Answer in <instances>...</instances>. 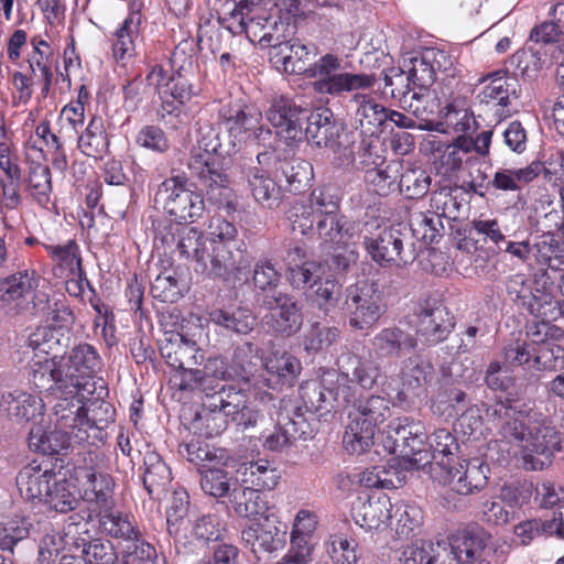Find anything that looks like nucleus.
Segmentation results:
<instances>
[{
	"label": "nucleus",
	"instance_id": "774afa93",
	"mask_svg": "<svg viewBox=\"0 0 564 564\" xmlns=\"http://www.w3.org/2000/svg\"><path fill=\"white\" fill-rule=\"evenodd\" d=\"M326 552L335 564H357L360 560L358 543L345 534H332L325 543Z\"/></svg>",
	"mask_w": 564,
	"mask_h": 564
},
{
	"label": "nucleus",
	"instance_id": "bf43d9fd",
	"mask_svg": "<svg viewBox=\"0 0 564 564\" xmlns=\"http://www.w3.org/2000/svg\"><path fill=\"white\" fill-rule=\"evenodd\" d=\"M263 359L260 356V349L250 341H243L238 345L232 355V367L241 379L249 381L254 376Z\"/></svg>",
	"mask_w": 564,
	"mask_h": 564
},
{
	"label": "nucleus",
	"instance_id": "ddd939ff",
	"mask_svg": "<svg viewBox=\"0 0 564 564\" xmlns=\"http://www.w3.org/2000/svg\"><path fill=\"white\" fill-rule=\"evenodd\" d=\"M425 438L424 426L420 422L405 416L397 417L388 424L382 445L389 454L424 466L430 463L429 452L424 448Z\"/></svg>",
	"mask_w": 564,
	"mask_h": 564
},
{
	"label": "nucleus",
	"instance_id": "680f3d73",
	"mask_svg": "<svg viewBox=\"0 0 564 564\" xmlns=\"http://www.w3.org/2000/svg\"><path fill=\"white\" fill-rule=\"evenodd\" d=\"M248 402L247 394L243 390L234 386H221L218 393L208 401L207 406L217 409L225 414L226 417L234 416L243 411L245 404Z\"/></svg>",
	"mask_w": 564,
	"mask_h": 564
},
{
	"label": "nucleus",
	"instance_id": "c756f323",
	"mask_svg": "<svg viewBox=\"0 0 564 564\" xmlns=\"http://www.w3.org/2000/svg\"><path fill=\"white\" fill-rule=\"evenodd\" d=\"M160 351L166 364L174 369L195 367L204 360V354L197 344L180 333L166 334Z\"/></svg>",
	"mask_w": 564,
	"mask_h": 564
},
{
	"label": "nucleus",
	"instance_id": "1a4fd4ad",
	"mask_svg": "<svg viewBox=\"0 0 564 564\" xmlns=\"http://www.w3.org/2000/svg\"><path fill=\"white\" fill-rule=\"evenodd\" d=\"M219 120L226 127L234 153L247 144L265 145L272 137L271 129L262 123L261 111L250 106L224 105Z\"/></svg>",
	"mask_w": 564,
	"mask_h": 564
},
{
	"label": "nucleus",
	"instance_id": "a19ab883",
	"mask_svg": "<svg viewBox=\"0 0 564 564\" xmlns=\"http://www.w3.org/2000/svg\"><path fill=\"white\" fill-rule=\"evenodd\" d=\"M44 404L42 400L26 392H9L0 397V410L18 421H34L42 416Z\"/></svg>",
	"mask_w": 564,
	"mask_h": 564
},
{
	"label": "nucleus",
	"instance_id": "2f4dec72",
	"mask_svg": "<svg viewBox=\"0 0 564 564\" xmlns=\"http://www.w3.org/2000/svg\"><path fill=\"white\" fill-rule=\"evenodd\" d=\"M285 531H282L270 519L257 522L241 531V539L253 553L278 551L284 541Z\"/></svg>",
	"mask_w": 564,
	"mask_h": 564
},
{
	"label": "nucleus",
	"instance_id": "c03bdc74",
	"mask_svg": "<svg viewBox=\"0 0 564 564\" xmlns=\"http://www.w3.org/2000/svg\"><path fill=\"white\" fill-rule=\"evenodd\" d=\"M332 119L333 113L329 109H321L313 113L305 129L306 138L317 147L334 148L339 137V128Z\"/></svg>",
	"mask_w": 564,
	"mask_h": 564
},
{
	"label": "nucleus",
	"instance_id": "4468645a",
	"mask_svg": "<svg viewBox=\"0 0 564 564\" xmlns=\"http://www.w3.org/2000/svg\"><path fill=\"white\" fill-rule=\"evenodd\" d=\"M313 432L302 408L290 399H283L279 403L276 427L265 437L263 446L272 452H283L296 440L313 437Z\"/></svg>",
	"mask_w": 564,
	"mask_h": 564
},
{
	"label": "nucleus",
	"instance_id": "de8ad7c7",
	"mask_svg": "<svg viewBox=\"0 0 564 564\" xmlns=\"http://www.w3.org/2000/svg\"><path fill=\"white\" fill-rule=\"evenodd\" d=\"M180 454L185 456L189 463L196 465L199 471L212 466H225L228 459L225 449L200 441H192L184 444L180 447Z\"/></svg>",
	"mask_w": 564,
	"mask_h": 564
},
{
	"label": "nucleus",
	"instance_id": "5fc2aeb1",
	"mask_svg": "<svg viewBox=\"0 0 564 564\" xmlns=\"http://www.w3.org/2000/svg\"><path fill=\"white\" fill-rule=\"evenodd\" d=\"M202 490L215 498L229 497L234 487H238V479L230 477L223 469V466H212L205 470H200Z\"/></svg>",
	"mask_w": 564,
	"mask_h": 564
},
{
	"label": "nucleus",
	"instance_id": "ea45409f",
	"mask_svg": "<svg viewBox=\"0 0 564 564\" xmlns=\"http://www.w3.org/2000/svg\"><path fill=\"white\" fill-rule=\"evenodd\" d=\"M248 186L254 200L263 208L273 209L280 205L281 187L267 171L259 167L250 169Z\"/></svg>",
	"mask_w": 564,
	"mask_h": 564
},
{
	"label": "nucleus",
	"instance_id": "c85d7f7f",
	"mask_svg": "<svg viewBox=\"0 0 564 564\" xmlns=\"http://www.w3.org/2000/svg\"><path fill=\"white\" fill-rule=\"evenodd\" d=\"M267 386L276 389L294 386L301 373V361L286 350H273L263 358Z\"/></svg>",
	"mask_w": 564,
	"mask_h": 564
},
{
	"label": "nucleus",
	"instance_id": "58836bf2",
	"mask_svg": "<svg viewBox=\"0 0 564 564\" xmlns=\"http://www.w3.org/2000/svg\"><path fill=\"white\" fill-rule=\"evenodd\" d=\"M230 505L239 517L268 520L269 506L261 490L238 485L230 494Z\"/></svg>",
	"mask_w": 564,
	"mask_h": 564
},
{
	"label": "nucleus",
	"instance_id": "f03ea898",
	"mask_svg": "<svg viewBox=\"0 0 564 564\" xmlns=\"http://www.w3.org/2000/svg\"><path fill=\"white\" fill-rule=\"evenodd\" d=\"M272 50L275 64H281L286 73L306 74L313 78L312 88L321 95L340 97L346 93L369 89L377 80L375 74L343 72L341 58L334 54H325L308 64L310 56L316 55V47L300 40L282 41L280 37Z\"/></svg>",
	"mask_w": 564,
	"mask_h": 564
},
{
	"label": "nucleus",
	"instance_id": "8fccbe9b",
	"mask_svg": "<svg viewBox=\"0 0 564 564\" xmlns=\"http://www.w3.org/2000/svg\"><path fill=\"white\" fill-rule=\"evenodd\" d=\"M77 147L80 152L87 156H101L108 149V134L105 129L104 120L94 116L85 130L76 137Z\"/></svg>",
	"mask_w": 564,
	"mask_h": 564
},
{
	"label": "nucleus",
	"instance_id": "9b49d317",
	"mask_svg": "<svg viewBox=\"0 0 564 564\" xmlns=\"http://www.w3.org/2000/svg\"><path fill=\"white\" fill-rule=\"evenodd\" d=\"M345 296L344 310L348 324L356 330H370L386 312L383 291L376 281L349 285Z\"/></svg>",
	"mask_w": 564,
	"mask_h": 564
},
{
	"label": "nucleus",
	"instance_id": "4d7b16f0",
	"mask_svg": "<svg viewBox=\"0 0 564 564\" xmlns=\"http://www.w3.org/2000/svg\"><path fill=\"white\" fill-rule=\"evenodd\" d=\"M399 177V164L395 162H386L365 172V182L380 196H388L394 192Z\"/></svg>",
	"mask_w": 564,
	"mask_h": 564
},
{
	"label": "nucleus",
	"instance_id": "7c9ffc66",
	"mask_svg": "<svg viewBox=\"0 0 564 564\" xmlns=\"http://www.w3.org/2000/svg\"><path fill=\"white\" fill-rule=\"evenodd\" d=\"M305 250L299 246L288 251V276L290 283L296 289L312 288L325 274V264L314 260H305Z\"/></svg>",
	"mask_w": 564,
	"mask_h": 564
},
{
	"label": "nucleus",
	"instance_id": "603ef678",
	"mask_svg": "<svg viewBox=\"0 0 564 564\" xmlns=\"http://www.w3.org/2000/svg\"><path fill=\"white\" fill-rule=\"evenodd\" d=\"M50 489L51 492L42 503L61 513L72 511L77 507L76 486L67 480L64 474L58 473Z\"/></svg>",
	"mask_w": 564,
	"mask_h": 564
},
{
	"label": "nucleus",
	"instance_id": "0eeeda50",
	"mask_svg": "<svg viewBox=\"0 0 564 564\" xmlns=\"http://www.w3.org/2000/svg\"><path fill=\"white\" fill-rule=\"evenodd\" d=\"M391 416V403L381 395L359 400L349 413L343 443L351 454H362L373 445L376 429Z\"/></svg>",
	"mask_w": 564,
	"mask_h": 564
},
{
	"label": "nucleus",
	"instance_id": "864d4df0",
	"mask_svg": "<svg viewBox=\"0 0 564 564\" xmlns=\"http://www.w3.org/2000/svg\"><path fill=\"white\" fill-rule=\"evenodd\" d=\"M432 448V455L430 457L434 460L431 466V473L438 471L445 468L447 464H452L456 460V451L458 444L455 436L446 429H438L432 435L430 444Z\"/></svg>",
	"mask_w": 564,
	"mask_h": 564
},
{
	"label": "nucleus",
	"instance_id": "2eb2a0df",
	"mask_svg": "<svg viewBox=\"0 0 564 564\" xmlns=\"http://www.w3.org/2000/svg\"><path fill=\"white\" fill-rule=\"evenodd\" d=\"M489 466L479 459L453 462L445 468L433 471L432 477L459 496H471L482 491L489 480Z\"/></svg>",
	"mask_w": 564,
	"mask_h": 564
},
{
	"label": "nucleus",
	"instance_id": "052dcab7",
	"mask_svg": "<svg viewBox=\"0 0 564 564\" xmlns=\"http://www.w3.org/2000/svg\"><path fill=\"white\" fill-rule=\"evenodd\" d=\"M441 116L443 122L440 124L445 126L441 129L442 132L453 130L456 133H466L475 123L473 115L466 108L463 99H455L453 102L447 104L442 110Z\"/></svg>",
	"mask_w": 564,
	"mask_h": 564
},
{
	"label": "nucleus",
	"instance_id": "3c124183",
	"mask_svg": "<svg viewBox=\"0 0 564 564\" xmlns=\"http://www.w3.org/2000/svg\"><path fill=\"white\" fill-rule=\"evenodd\" d=\"M539 169L536 164L521 169H498L488 184L497 191L517 192L539 175Z\"/></svg>",
	"mask_w": 564,
	"mask_h": 564
},
{
	"label": "nucleus",
	"instance_id": "a18cd8bd",
	"mask_svg": "<svg viewBox=\"0 0 564 564\" xmlns=\"http://www.w3.org/2000/svg\"><path fill=\"white\" fill-rule=\"evenodd\" d=\"M384 152L379 135L366 134L358 144L356 156L352 150L345 149L343 163L356 162L359 169L367 172V169H375L386 163Z\"/></svg>",
	"mask_w": 564,
	"mask_h": 564
},
{
	"label": "nucleus",
	"instance_id": "69168bd1",
	"mask_svg": "<svg viewBox=\"0 0 564 564\" xmlns=\"http://www.w3.org/2000/svg\"><path fill=\"white\" fill-rule=\"evenodd\" d=\"M280 171L285 177L290 191L294 193L303 191L313 178L312 164L300 158L283 161Z\"/></svg>",
	"mask_w": 564,
	"mask_h": 564
},
{
	"label": "nucleus",
	"instance_id": "b1692460",
	"mask_svg": "<svg viewBox=\"0 0 564 564\" xmlns=\"http://www.w3.org/2000/svg\"><path fill=\"white\" fill-rule=\"evenodd\" d=\"M36 282L33 274L19 272L0 280V307L9 315L28 311Z\"/></svg>",
	"mask_w": 564,
	"mask_h": 564
},
{
	"label": "nucleus",
	"instance_id": "412c9836",
	"mask_svg": "<svg viewBox=\"0 0 564 564\" xmlns=\"http://www.w3.org/2000/svg\"><path fill=\"white\" fill-rule=\"evenodd\" d=\"M304 109L289 97L274 98L265 111L268 121L275 129L276 135L288 144L300 141L303 135L302 113Z\"/></svg>",
	"mask_w": 564,
	"mask_h": 564
},
{
	"label": "nucleus",
	"instance_id": "f257e3e1",
	"mask_svg": "<svg viewBox=\"0 0 564 564\" xmlns=\"http://www.w3.org/2000/svg\"><path fill=\"white\" fill-rule=\"evenodd\" d=\"M485 416L496 429L500 449L510 457L521 458L523 468L542 470L551 464V456L558 449L560 437L534 413L519 410L507 399L488 405Z\"/></svg>",
	"mask_w": 564,
	"mask_h": 564
},
{
	"label": "nucleus",
	"instance_id": "a878e982",
	"mask_svg": "<svg viewBox=\"0 0 564 564\" xmlns=\"http://www.w3.org/2000/svg\"><path fill=\"white\" fill-rule=\"evenodd\" d=\"M30 379L35 388L50 391L52 394L58 392L70 393L68 380L66 379L61 356L40 357L30 364Z\"/></svg>",
	"mask_w": 564,
	"mask_h": 564
},
{
	"label": "nucleus",
	"instance_id": "338daca9",
	"mask_svg": "<svg viewBox=\"0 0 564 564\" xmlns=\"http://www.w3.org/2000/svg\"><path fill=\"white\" fill-rule=\"evenodd\" d=\"M455 192L456 189L451 186H438L431 195L430 208L443 219L456 220L463 204Z\"/></svg>",
	"mask_w": 564,
	"mask_h": 564
},
{
	"label": "nucleus",
	"instance_id": "f704fd0d",
	"mask_svg": "<svg viewBox=\"0 0 564 564\" xmlns=\"http://www.w3.org/2000/svg\"><path fill=\"white\" fill-rule=\"evenodd\" d=\"M391 509L392 505L387 496L359 501L352 507V519L367 531L380 530L392 518Z\"/></svg>",
	"mask_w": 564,
	"mask_h": 564
},
{
	"label": "nucleus",
	"instance_id": "4c0bfd02",
	"mask_svg": "<svg viewBox=\"0 0 564 564\" xmlns=\"http://www.w3.org/2000/svg\"><path fill=\"white\" fill-rule=\"evenodd\" d=\"M189 496L185 490H175L166 509V530L175 542L188 539L192 520L188 518Z\"/></svg>",
	"mask_w": 564,
	"mask_h": 564
},
{
	"label": "nucleus",
	"instance_id": "f8f14e48",
	"mask_svg": "<svg viewBox=\"0 0 564 564\" xmlns=\"http://www.w3.org/2000/svg\"><path fill=\"white\" fill-rule=\"evenodd\" d=\"M364 246L380 267H403L416 258L410 230L401 225L383 229L376 238L366 237Z\"/></svg>",
	"mask_w": 564,
	"mask_h": 564
},
{
	"label": "nucleus",
	"instance_id": "6ab92c4d",
	"mask_svg": "<svg viewBox=\"0 0 564 564\" xmlns=\"http://www.w3.org/2000/svg\"><path fill=\"white\" fill-rule=\"evenodd\" d=\"M412 66L405 74V90L395 93L391 89L393 98L406 97V95L414 90L427 89L436 79L437 72H445L447 66L452 65L447 54L444 51L430 48L426 50L421 57H415L411 61Z\"/></svg>",
	"mask_w": 564,
	"mask_h": 564
},
{
	"label": "nucleus",
	"instance_id": "6e6552de",
	"mask_svg": "<svg viewBox=\"0 0 564 564\" xmlns=\"http://www.w3.org/2000/svg\"><path fill=\"white\" fill-rule=\"evenodd\" d=\"M155 247L162 248L164 253L177 252L185 260L195 261L202 272L210 273V252L205 248L203 231L195 227L173 223L160 221L155 227Z\"/></svg>",
	"mask_w": 564,
	"mask_h": 564
},
{
	"label": "nucleus",
	"instance_id": "39448f33",
	"mask_svg": "<svg viewBox=\"0 0 564 564\" xmlns=\"http://www.w3.org/2000/svg\"><path fill=\"white\" fill-rule=\"evenodd\" d=\"M208 237L212 247L210 273L214 276L238 275L249 269L251 258L247 245L238 238L232 223L219 216L212 217Z\"/></svg>",
	"mask_w": 564,
	"mask_h": 564
},
{
	"label": "nucleus",
	"instance_id": "bb28decb",
	"mask_svg": "<svg viewBox=\"0 0 564 564\" xmlns=\"http://www.w3.org/2000/svg\"><path fill=\"white\" fill-rule=\"evenodd\" d=\"M316 232L322 245L346 248L359 239L361 228L359 223L337 213L316 221Z\"/></svg>",
	"mask_w": 564,
	"mask_h": 564
},
{
	"label": "nucleus",
	"instance_id": "f3484780",
	"mask_svg": "<svg viewBox=\"0 0 564 564\" xmlns=\"http://www.w3.org/2000/svg\"><path fill=\"white\" fill-rule=\"evenodd\" d=\"M490 534L485 530L457 531L448 536L446 557L456 564H490Z\"/></svg>",
	"mask_w": 564,
	"mask_h": 564
},
{
	"label": "nucleus",
	"instance_id": "37998d69",
	"mask_svg": "<svg viewBox=\"0 0 564 564\" xmlns=\"http://www.w3.org/2000/svg\"><path fill=\"white\" fill-rule=\"evenodd\" d=\"M143 464V486L150 496L160 498L172 480L171 470L155 452H148Z\"/></svg>",
	"mask_w": 564,
	"mask_h": 564
},
{
	"label": "nucleus",
	"instance_id": "e2e57ef3",
	"mask_svg": "<svg viewBox=\"0 0 564 564\" xmlns=\"http://www.w3.org/2000/svg\"><path fill=\"white\" fill-rule=\"evenodd\" d=\"M432 178L427 171L421 167H409L399 177L398 187L409 199L424 197L431 188Z\"/></svg>",
	"mask_w": 564,
	"mask_h": 564
},
{
	"label": "nucleus",
	"instance_id": "0e129e2a",
	"mask_svg": "<svg viewBox=\"0 0 564 564\" xmlns=\"http://www.w3.org/2000/svg\"><path fill=\"white\" fill-rule=\"evenodd\" d=\"M29 447L44 455L59 454L69 448V442H65L62 435L55 431L47 433L41 425H34L29 432Z\"/></svg>",
	"mask_w": 564,
	"mask_h": 564
},
{
	"label": "nucleus",
	"instance_id": "6e6d98bb",
	"mask_svg": "<svg viewBox=\"0 0 564 564\" xmlns=\"http://www.w3.org/2000/svg\"><path fill=\"white\" fill-rule=\"evenodd\" d=\"M87 487L85 488V498L88 501L96 502L100 510L113 507V479L110 475L104 473H88L86 475Z\"/></svg>",
	"mask_w": 564,
	"mask_h": 564
},
{
	"label": "nucleus",
	"instance_id": "09e8293b",
	"mask_svg": "<svg viewBox=\"0 0 564 564\" xmlns=\"http://www.w3.org/2000/svg\"><path fill=\"white\" fill-rule=\"evenodd\" d=\"M400 376L406 389L416 391L432 383L435 370L430 360L412 356L402 361Z\"/></svg>",
	"mask_w": 564,
	"mask_h": 564
},
{
	"label": "nucleus",
	"instance_id": "dca6fc26",
	"mask_svg": "<svg viewBox=\"0 0 564 564\" xmlns=\"http://www.w3.org/2000/svg\"><path fill=\"white\" fill-rule=\"evenodd\" d=\"M62 365L70 393L86 391L93 393L91 380L101 369L102 362L97 349L87 343H79L64 356H61Z\"/></svg>",
	"mask_w": 564,
	"mask_h": 564
},
{
	"label": "nucleus",
	"instance_id": "e433bc0d",
	"mask_svg": "<svg viewBox=\"0 0 564 564\" xmlns=\"http://www.w3.org/2000/svg\"><path fill=\"white\" fill-rule=\"evenodd\" d=\"M433 151L438 153L434 161V167L438 175L452 178L462 170L464 162L468 160L469 148L463 147L460 138L455 143H443L440 140L431 141Z\"/></svg>",
	"mask_w": 564,
	"mask_h": 564
},
{
	"label": "nucleus",
	"instance_id": "4be33fe9",
	"mask_svg": "<svg viewBox=\"0 0 564 564\" xmlns=\"http://www.w3.org/2000/svg\"><path fill=\"white\" fill-rule=\"evenodd\" d=\"M264 304L269 310L265 316L269 328L279 335L291 336L302 325V316L297 302L293 296L279 292L267 297Z\"/></svg>",
	"mask_w": 564,
	"mask_h": 564
},
{
	"label": "nucleus",
	"instance_id": "473e14b6",
	"mask_svg": "<svg viewBox=\"0 0 564 564\" xmlns=\"http://www.w3.org/2000/svg\"><path fill=\"white\" fill-rule=\"evenodd\" d=\"M371 344L378 357L391 358L414 350L417 347V339L399 327H387L376 334Z\"/></svg>",
	"mask_w": 564,
	"mask_h": 564
},
{
	"label": "nucleus",
	"instance_id": "393cba45",
	"mask_svg": "<svg viewBox=\"0 0 564 564\" xmlns=\"http://www.w3.org/2000/svg\"><path fill=\"white\" fill-rule=\"evenodd\" d=\"M486 83L477 98L481 104L499 107L500 117H509V106L520 97V85L516 76L507 72H496L484 79Z\"/></svg>",
	"mask_w": 564,
	"mask_h": 564
},
{
	"label": "nucleus",
	"instance_id": "20e7f679",
	"mask_svg": "<svg viewBox=\"0 0 564 564\" xmlns=\"http://www.w3.org/2000/svg\"><path fill=\"white\" fill-rule=\"evenodd\" d=\"M91 394L86 391L54 394L57 398L53 412L55 429L65 442H69V447L73 444L95 445L102 440L104 429L115 421L113 409L108 402H101L97 408L104 417H98L96 410L91 417L87 416L84 402Z\"/></svg>",
	"mask_w": 564,
	"mask_h": 564
},
{
	"label": "nucleus",
	"instance_id": "5701e85b",
	"mask_svg": "<svg viewBox=\"0 0 564 564\" xmlns=\"http://www.w3.org/2000/svg\"><path fill=\"white\" fill-rule=\"evenodd\" d=\"M57 475L51 463L32 460L17 476L20 495L28 501L42 503Z\"/></svg>",
	"mask_w": 564,
	"mask_h": 564
},
{
	"label": "nucleus",
	"instance_id": "72a5a7b5",
	"mask_svg": "<svg viewBox=\"0 0 564 564\" xmlns=\"http://www.w3.org/2000/svg\"><path fill=\"white\" fill-rule=\"evenodd\" d=\"M99 528L106 535L127 544L142 531L133 514L112 508L99 511Z\"/></svg>",
	"mask_w": 564,
	"mask_h": 564
},
{
	"label": "nucleus",
	"instance_id": "13d9d810",
	"mask_svg": "<svg viewBox=\"0 0 564 564\" xmlns=\"http://www.w3.org/2000/svg\"><path fill=\"white\" fill-rule=\"evenodd\" d=\"M410 227L412 237L416 236L426 243L437 241L444 229L443 218L431 208L426 212H419L411 215Z\"/></svg>",
	"mask_w": 564,
	"mask_h": 564
},
{
	"label": "nucleus",
	"instance_id": "aec40b11",
	"mask_svg": "<svg viewBox=\"0 0 564 564\" xmlns=\"http://www.w3.org/2000/svg\"><path fill=\"white\" fill-rule=\"evenodd\" d=\"M454 327L455 318L441 300L429 297L421 304L416 333L426 344L436 345L445 340Z\"/></svg>",
	"mask_w": 564,
	"mask_h": 564
},
{
	"label": "nucleus",
	"instance_id": "49530a36",
	"mask_svg": "<svg viewBox=\"0 0 564 564\" xmlns=\"http://www.w3.org/2000/svg\"><path fill=\"white\" fill-rule=\"evenodd\" d=\"M209 319L228 332L241 335L249 334L256 325V316L245 307L213 310Z\"/></svg>",
	"mask_w": 564,
	"mask_h": 564
},
{
	"label": "nucleus",
	"instance_id": "423d86ee",
	"mask_svg": "<svg viewBox=\"0 0 564 564\" xmlns=\"http://www.w3.org/2000/svg\"><path fill=\"white\" fill-rule=\"evenodd\" d=\"M218 20L228 23L226 28L231 33H246L251 42H258L262 47H273L279 44L280 34L269 33L276 30V19L259 14V8L249 0H219Z\"/></svg>",
	"mask_w": 564,
	"mask_h": 564
},
{
	"label": "nucleus",
	"instance_id": "cd10ccee",
	"mask_svg": "<svg viewBox=\"0 0 564 564\" xmlns=\"http://www.w3.org/2000/svg\"><path fill=\"white\" fill-rule=\"evenodd\" d=\"M142 14L133 11L119 24L111 35V50L115 61L126 66L137 55V43L141 37Z\"/></svg>",
	"mask_w": 564,
	"mask_h": 564
},
{
	"label": "nucleus",
	"instance_id": "7ed1b4c3",
	"mask_svg": "<svg viewBox=\"0 0 564 564\" xmlns=\"http://www.w3.org/2000/svg\"><path fill=\"white\" fill-rule=\"evenodd\" d=\"M234 154V145L224 143L213 126L198 121L196 145L191 152L188 169L205 188L208 199L219 207L235 209L234 192L218 158Z\"/></svg>",
	"mask_w": 564,
	"mask_h": 564
},
{
	"label": "nucleus",
	"instance_id": "c9c22d12",
	"mask_svg": "<svg viewBox=\"0 0 564 564\" xmlns=\"http://www.w3.org/2000/svg\"><path fill=\"white\" fill-rule=\"evenodd\" d=\"M338 366L340 376L346 381L356 382L364 389H371L380 377V368L375 361L362 359L352 352L343 354Z\"/></svg>",
	"mask_w": 564,
	"mask_h": 564
},
{
	"label": "nucleus",
	"instance_id": "a211bd4d",
	"mask_svg": "<svg viewBox=\"0 0 564 564\" xmlns=\"http://www.w3.org/2000/svg\"><path fill=\"white\" fill-rule=\"evenodd\" d=\"M147 82L153 86L162 101V110L173 115L180 106L188 102L195 95L192 84L181 74L170 75L161 65L152 67Z\"/></svg>",
	"mask_w": 564,
	"mask_h": 564
},
{
	"label": "nucleus",
	"instance_id": "79ce46f5",
	"mask_svg": "<svg viewBox=\"0 0 564 564\" xmlns=\"http://www.w3.org/2000/svg\"><path fill=\"white\" fill-rule=\"evenodd\" d=\"M352 101L357 105L355 119L365 134L378 135L387 122L386 107L376 102L367 94H355Z\"/></svg>",
	"mask_w": 564,
	"mask_h": 564
},
{
	"label": "nucleus",
	"instance_id": "9d476101",
	"mask_svg": "<svg viewBox=\"0 0 564 564\" xmlns=\"http://www.w3.org/2000/svg\"><path fill=\"white\" fill-rule=\"evenodd\" d=\"M176 224H191L202 217L205 210L203 196L192 189L187 178L181 175L165 178L158 187L154 196Z\"/></svg>",
	"mask_w": 564,
	"mask_h": 564
}]
</instances>
